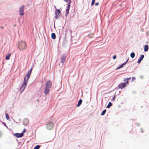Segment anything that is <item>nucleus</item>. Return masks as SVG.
I'll use <instances>...</instances> for the list:
<instances>
[{"label":"nucleus","instance_id":"obj_37","mask_svg":"<svg viewBox=\"0 0 149 149\" xmlns=\"http://www.w3.org/2000/svg\"><path fill=\"white\" fill-rule=\"evenodd\" d=\"M54 7H55V8L56 9V7L55 6H54Z\"/></svg>","mask_w":149,"mask_h":149},{"label":"nucleus","instance_id":"obj_31","mask_svg":"<svg viewBox=\"0 0 149 149\" xmlns=\"http://www.w3.org/2000/svg\"><path fill=\"white\" fill-rule=\"evenodd\" d=\"M113 101H114L115 100V95L113 97L112 99Z\"/></svg>","mask_w":149,"mask_h":149},{"label":"nucleus","instance_id":"obj_8","mask_svg":"<svg viewBox=\"0 0 149 149\" xmlns=\"http://www.w3.org/2000/svg\"><path fill=\"white\" fill-rule=\"evenodd\" d=\"M66 58V57L65 55H63L62 56L61 58L62 63H63L65 62Z\"/></svg>","mask_w":149,"mask_h":149},{"label":"nucleus","instance_id":"obj_15","mask_svg":"<svg viewBox=\"0 0 149 149\" xmlns=\"http://www.w3.org/2000/svg\"><path fill=\"white\" fill-rule=\"evenodd\" d=\"M82 100L81 99H80L78 101V104L77 105V106L79 107L81 104Z\"/></svg>","mask_w":149,"mask_h":149},{"label":"nucleus","instance_id":"obj_27","mask_svg":"<svg viewBox=\"0 0 149 149\" xmlns=\"http://www.w3.org/2000/svg\"><path fill=\"white\" fill-rule=\"evenodd\" d=\"M26 130L25 129H24V130H23V131H22V133H22L23 134V135H24V133L26 132Z\"/></svg>","mask_w":149,"mask_h":149},{"label":"nucleus","instance_id":"obj_18","mask_svg":"<svg viewBox=\"0 0 149 149\" xmlns=\"http://www.w3.org/2000/svg\"><path fill=\"white\" fill-rule=\"evenodd\" d=\"M135 55V54L134 53V52H133L131 53V54H130L131 57L132 58H134V57Z\"/></svg>","mask_w":149,"mask_h":149},{"label":"nucleus","instance_id":"obj_1","mask_svg":"<svg viewBox=\"0 0 149 149\" xmlns=\"http://www.w3.org/2000/svg\"><path fill=\"white\" fill-rule=\"evenodd\" d=\"M32 70V68H31L29 70L26 74V76L24 78L23 83L20 89L21 93L24 91L28 81L31 74Z\"/></svg>","mask_w":149,"mask_h":149},{"label":"nucleus","instance_id":"obj_6","mask_svg":"<svg viewBox=\"0 0 149 149\" xmlns=\"http://www.w3.org/2000/svg\"><path fill=\"white\" fill-rule=\"evenodd\" d=\"M60 13V10L59 9H56V10L55 11V18L56 19H57L59 18Z\"/></svg>","mask_w":149,"mask_h":149},{"label":"nucleus","instance_id":"obj_26","mask_svg":"<svg viewBox=\"0 0 149 149\" xmlns=\"http://www.w3.org/2000/svg\"><path fill=\"white\" fill-rule=\"evenodd\" d=\"M70 3H71V2H70V1L69 2H68L67 8H70Z\"/></svg>","mask_w":149,"mask_h":149},{"label":"nucleus","instance_id":"obj_33","mask_svg":"<svg viewBox=\"0 0 149 149\" xmlns=\"http://www.w3.org/2000/svg\"><path fill=\"white\" fill-rule=\"evenodd\" d=\"M99 4V3L98 2H97V3H95V5L96 6H97Z\"/></svg>","mask_w":149,"mask_h":149},{"label":"nucleus","instance_id":"obj_20","mask_svg":"<svg viewBox=\"0 0 149 149\" xmlns=\"http://www.w3.org/2000/svg\"><path fill=\"white\" fill-rule=\"evenodd\" d=\"M106 110H104L101 113V115L103 116L104 115L105 113H106Z\"/></svg>","mask_w":149,"mask_h":149},{"label":"nucleus","instance_id":"obj_24","mask_svg":"<svg viewBox=\"0 0 149 149\" xmlns=\"http://www.w3.org/2000/svg\"><path fill=\"white\" fill-rule=\"evenodd\" d=\"M88 36L90 38H92L93 36V35L92 33H90Z\"/></svg>","mask_w":149,"mask_h":149},{"label":"nucleus","instance_id":"obj_12","mask_svg":"<svg viewBox=\"0 0 149 149\" xmlns=\"http://www.w3.org/2000/svg\"><path fill=\"white\" fill-rule=\"evenodd\" d=\"M11 55V54L10 53H8L6 56L5 58L6 60H9L10 59V56Z\"/></svg>","mask_w":149,"mask_h":149},{"label":"nucleus","instance_id":"obj_2","mask_svg":"<svg viewBox=\"0 0 149 149\" xmlns=\"http://www.w3.org/2000/svg\"><path fill=\"white\" fill-rule=\"evenodd\" d=\"M18 48L20 50H24L26 47V45L25 42L22 41L19 43Z\"/></svg>","mask_w":149,"mask_h":149},{"label":"nucleus","instance_id":"obj_7","mask_svg":"<svg viewBox=\"0 0 149 149\" xmlns=\"http://www.w3.org/2000/svg\"><path fill=\"white\" fill-rule=\"evenodd\" d=\"M52 85V83L50 80H49L46 83V87L47 88H50Z\"/></svg>","mask_w":149,"mask_h":149},{"label":"nucleus","instance_id":"obj_5","mask_svg":"<svg viewBox=\"0 0 149 149\" xmlns=\"http://www.w3.org/2000/svg\"><path fill=\"white\" fill-rule=\"evenodd\" d=\"M24 5H23L19 8V14L21 16H23L24 15Z\"/></svg>","mask_w":149,"mask_h":149},{"label":"nucleus","instance_id":"obj_28","mask_svg":"<svg viewBox=\"0 0 149 149\" xmlns=\"http://www.w3.org/2000/svg\"><path fill=\"white\" fill-rule=\"evenodd\" d=\"M136 79V78L135 77H133L132 78V81H133Z\"/></svg>","mask_w":149,"mask_h":149},{"label":"nucleus","instance_id":"obj_17","mask_svg":"<svg viewBox=\"0 0 149 149\" xmlns=\"http://www.w3.org/2000/svg\"><path fill=\"white\" fill-rule=\"evenodd\" d=\"M112 105V104L111 103V102H110L109 104L108 105L107 107V108H109Z\"/></svg>","mask_w":149,"mask_h":149},{"label":"nucleus","instance_id":"obj_34","mask_svg":"<svg viewBox=\"0 0 149 149\" xmlns=\"http://www.w3.org/2000/svg\"><path fill=\"white\" fill-rule=\"evenodd\" d=\"M129 61V58L126 61V62L124 63H125V64L127 63L128 62V61Z\"/></svg>","mask_w":149,"mask_h":149},{"label":"nucleus","instance_id":"obj_14","mask_svg":"<svg viewBox=\"0 0 149 149\" xmlns=\"http://www.w3.org/2000/svg\"><path fill=\"white\" fill-rule=\"evenodd\" d=\"M51 37L52 39H54L56 38V36L55 33H52L51 34Z\"/></svg>","mask_w":149,"mask_h":149},{"label":"nucleus","instance_id":"obj_23","mask_svg":"<svg viewBox=\"0 0 149 149\" xmlns=\"http://www.w3.org/2000/svg\"><path fill=\"white\" fill-rule=\"evenodd\" d=\"M40 148V146L39 145H37L35 146L34 148V149H39Z\"/></svg>","mask_w":149,"mask_h":149},{"label":"nucleus","instance_id":"obj_16","mask_svg":"<svg viewBox=\"0 0 149 149\" xmlns=\"http://www.w3.org/2000/svg\"><path fill=\"white\" fill-rule=\"evenodd\" d=\"M69 9H70V8H67L66 9V10L65 15L66 16H67L68 13L69 12Z\"/></svg>","mask_w":149,"mask_h":149},{"label":"nucleus","instance_id":"obj_36","mask_svg":"<svg viewBox=\"0 0 149 149\" xmlns=\"http://www.w3.org/2000/svg\"><path fill=\"white\" fill-rule=\"evenodd\" d=\"M1 29L3 28V27H1Z\"/></svg>","mask_w":149,"mask_h":149},{"label":"nucleus","instance_id":"obj_19","mask_svg":"<svg viewBox=\"0 0 149 149\" xmlns=\"http://www.w3.org/2000/svg\"><path fill=\"white\" fill-rule=\"evenodd\" d=\"M125 64V63H123L121 65H120L118 68V69H119V68H121L122 67H123L124 66Z\"/></svg>","mask_w":149,"mask_h":149},{"label":"nucleus","instance_id":"obj_25","mask_svg":"<svg viewBox=\"0 0 149 149\" xmlns=\"http://www.w3.org/2000/svg\"><path fill=\"white\" fill-rule=\"evenodd\" d=\"M95 2V0H92L91 4L92 6H93L94 5Z\"/></svg>","mask_w":149,"mask_h":149},{"label":"nucleus","instance_id":"obj_32","mask_svg":"<svg viewBox=\"0 0 149 149\" xmlns=\"http://www.w3.org/2000/svg\"><path fill=\"white\" fill-rule=\"evenodd\" d=\"M26 122L27 123H28V121L27 119H25L24 120V122Z\"/></svg>","mask_w":149,"mask_h":149},{"label":"nucleus","instance_id":"obj_11","mask_svg":"<svg viewBox=\"0 0 149 149\" xmlns=\"http://www.w3.org/2000/svg\"><path fill=\"white\" fill-rule=\"evenodd\" d=\"M144 57V56L143 55H141L140 58H139V60H138L137 63H139L141 61L143 60Z\"/></svg>","mask_w":149,"mask_h":149},{"label":"nucleus","instance_id":"obj_10","mask_svg":"<svg viewBox=\"0 0 149 149\" xmlns=\"http://www.w3.org/2000/svg\"><path fill=\"white\" fill-rule=\"evenodd\" d=\"M50 91V88L45 87L44 91V93L45 95H46L49 94Z\"/></svg>","mask_w":149,"mask_h":149},{"label":"nucleus","instance_id":"obj_4","mask_svg":"<svg viewBox=\"0 0 149 149\" xmlns=\"http://www.w3.org/2000/svg\"><path fill=\"white\" fill-rule=\"evenodd\" d=\"M54 127V124L51 122L48 123L47 125V128L49 130H52Z\"/></svg>","mask_w":149,"mask_h":149},{"label":"nucleus","instance_id":"obj_35","mask_svg":"<svg viewBox=\"0 0 149 149\" xmlns=\"http://www.w3.org/2000/svg\"><path fill=\"white\" fill-rule=\"evenodd\" d=\"M1 133L0 132V136H1Z\"/></svg>","mask_w":149,"mask_h":149},{"label":"nucleus","instance_id":"obj_3","mask_svg":"<svg viewBox=\"0 0 149 149\" xmlns=\"http://www.w3.org/2000/svg\"><path fill=\"white\" fill-rule=\"evenodd\" d=\"M129 81H127L125 82L119 84L118 85V88L121 89L124 88L129 84Z\"/></svg>","mask_w":149,"mask_h":149},{"label":"nucleus","instance_id":"obj_22","mask_svg":"<svg viewBox=\"0 0 149 149\" xmlns=\"http://www.w3.org/2000/svg\"><path fill=\"white\" fill-rule=\"evenodd\" d=\"M131 79V77L128 78H125L124 79V81H128V80L130 79Z\"/></svg>","mask_w":149,"mask_h":149},{"label":"nucleus","instance_id":"obj_29","mask_svg":"<svg viewBox=\"0 0 149 149\" xmlns=\"http://www.w3.org/2000/svg\"><path fill=\"white\" fill-rule=\"evenodd\" d=\"M64 1L67 2H68V1H69V2L70 1V2H71V0H64Z\"/></svg>","mask_w":149,"mask_h":149},{"label":"nucleus","instance_id":"obj_9","mask_svg":"<svg viewBox=\"0 0 149 149\" xmlns=\"http://www.w3.org/2000/svg\"><path fill=\"white\" fill-rule=\"evenodd\" d=\"M14 135L17 138L21 137L23 136V134L22 133H16L14 134Z\"/></svg>","mask_w":149,"mask_h":149},{"label":"nucleus","instance_id":"obj_13","mask_svg":"<svg viewBox=\"0 0 149 149\" xmlns=\"http://www.w3.org/2000/svg\"><path fill=\"white\" fill-rule=\"evenodd\" d=\"M148 49V46L147 45H145L144 46V51L145 52H147Z\"/></svg>","mask_w":149,"mask_h":149},{"label":"nucleus","instance_id":"obj_30","mask_svg":"<svg viewBox=\"0 0 149 149\" xmlns=\"http://www.w3.org/2000/svg\"><path fill=\"white\" fill-rule=\"evenodd\" d=\"M116 55H114L113 56V59H115L116 58Z\"/></svg>","mask_w":149,"mask_h":149},{"label":"nucleus","instance_id":"obj_21","mask_svg":"<svg viewBox=\"0 0 149 149\" xmlns=\"http://www.w3.org/2000/svg\"><path fill=\"white\" fill-rule=\"evenodd\" d=\"M6 119L8 120L10 119L9 117L8 114V113H6Z\"/></svg>","mask_w":149,"mask_h":149}]
</instances>
